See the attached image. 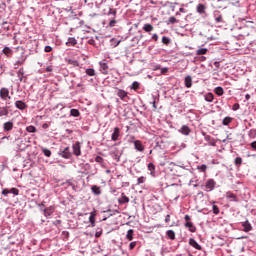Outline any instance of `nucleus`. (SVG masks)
<instances>
[{
    "label": "nucleus",
    "mask_w": 256,
    "mask_h": 256,
    "mask_svg": "<svg viewBox=\"0 0 256 256\" xmlns=\"http://www.w3.org/2000/svg\"><path fill=\"white\" fill-rule=\"evenodd\" d=\"M59 157H62V159H71L73 157V153L71 152V148L69 146L67 147H61L58 151Z\"/></svg>",
    "instance_id": "nucleus-1"
},
{
    "label": "nucleus",
    "mask_w": 256,
    "mask_h": 256,
    "mask_svg": "<svg viewBox=\"0 0 256 256\" xmlns=\"http://www.w3.org/2000/svg\"><path fill=\"white\" fill-rule=\"evenodd\" d=\"M0 99L4 101L5 104L11 103V95L9 94V88L2 87L0 88Z\"/></svg>",
    "instance_id": "nucleus-2"
},
{
    "label": "nucleus",
    "mask_w": 256,
    "mask_h": 256,
    "mask_svg": "<svg viewBox=\"0 0 256 256\" xmlns=\"http://www.w3.org/2000/svg\"><path fill=\"white\" fill-rule=\"evenodd\" d=\"M117 97H119V99H121V101H123L124 103H127L129 99V93L123 89L120 88H116L115 91Z\"/></svg>",
    "instance_id": "nucleus-3"
},
{
    "label": "nucleus",
    "mask_w": 256,
    "mask_h": 256,
    "mask_svg": "<svg viewBox=\"0 0 256 256\" xmlns=\"http://www.w3.org/2000/svg\"><path fill=\"white\" fill-rule=\"evenodd\" d=\"M201 133L204 136L205 141H207V143L211 145V147L217 146V141H215V138L211 137V135L207 134V132L205 131H202Z\"/></svg>",
    "instance_id": "nucleus-4"
},
{
    "label": "nucleus",
    "mask_w": 256,
    "mask_h": 256,
    "mask_svg": "<svg viewBox=\"0 0 256 256\" xmlns=\"http://www.w3.org/2000/svg\"><path fill=\"white\" fill-rule=\"evenodd\" d=\"M73 155L81 157V142L77 141L72 145Z\"/></svg>",
    "instance_id": "nucleus-5"
},
{
    "label": "nucleus",
    "mask_w": 256,
    "mask_h": 256,
    "mask_svg": "<svg viewBox=\"0 0 256 256\" xmlns=\"http://www.w3.org/2000/svg\"><path fill=\"white\" fill-rule=\"evenodd\" d=\"M10 107L11 102H6L4 107H0V117H7L9 115Z\"/></svg>",
    "instance_id": "nucleus-6"
},
{
    "label": "nucleus",
    "mask_w": 256,
    "mask_h": 256,
    "mask_svg": "<svg viewBox=\"0 0 256 256\" xmlns=\"http://www.w3.org/2000/svg\"><path fill=\"white\" fill-rule=\"evenodd\" d=\"M241 225L243 227L242 231H244V233H249V231H253V226L251 225V222H249V220L241 222Z\"/></svg>",
    "instance_id": "nucleus-7"
},
{
    "label": "nucleus",
    "mask_w": 256,
    "mask_h": 256,
    "mask_svg": "<svg viewBox=\"0 0 256 256\" xmlns=\"http://www.w3.org/2000/svg\"><path fill=\"white\" fill-rule=\"evenodd\" d=\"M215 185H217V183L214 179H208L205 184L206 191H213V189H215Z\"/></svg>",
    "instance_id": "nucleus-8"
},
{
    "label": "nucleus",
    "mask_w": 256,
    "mask_h": 256,
    "mask_svg": "<svg viewBox=\"0 0 256 256\" xmlns=\"http://www.w3.org/2000/svg\"><path fill=\"white\" fill-rule=\"evenodd\" d=\"M40 211L43 212L44 217H51V215H53V211H55V208L50 206L47 208H40Z\"/></svg>",
    "instance_id": "nucleus-9"
},
{
    "label": "nucleus",
    "mask_w": 256,
    "mask_h": 256,
    "mask_svg": "<svg viewBox=\"0 0 256 256\" xmlns=\"http://www.w3.org/2000/svg\"><path fill=\"white\" fill-rule=\"evenodd\" d=\"M196 11L199 13V15H204V17H207V6H205V4H198Z\"/></svg>",
    "instance_id": "nucleus-10"
},
{
    "label": "nucleus",
    "mask_w": 256,
    "mask_h": 256,
    "mask_svg": "<svg viewBox=\"0 0 256 256\" xmlns=\"http://www.w3.org/2000/svg\"><path fill=\"white\" fill-rule=\"evenodd\" d=\"M134 149H136V151H139L140 153H143L145 151V146H143V142H141L140 140H135Z\"/></svg>",
    "instance_id": "nucleus-11"
},
{
    "label": "nucleus",
    "mask_w": 256,
    "mask_h": 256,
    "mask_svg": "<svg viewBox=\"0 0 256 256\" xmlns=\"http://www.w3.org/2000/svg\"><path fill=\"white\" fill-rule=\"evenodd\" d=\"M120 136H121V129H119V127H115L111 135L112 141H119Z\"/></svg>",
    "instance_id": "nucleus-12"
},
{
    "label": "nucleus",
    "mask_w": 256,
    "mask_h": 256,
    "mask_svg": "<svg viewBox=\"0 0 256 256\" xmlns=\"http://www.w3.org/2000/svg\"><path fill=\"white\" fill-rule=\"evenodd\" d=\"M99 65L101 73H103V75H108L109 65H107L106 62H100Z\"/></svg>",
    "instance_id": "nucleus-13"
},
{
    "label": "nucleus",
    "mask_w": 256,
    "mask_h": 256,
    "mask_svg": "<svg viewBox=\"0 0 256 256\" xmlns=\"http://www.w3.org/2000/svg\"><path fill=\"white\" fill-rule=\"evenodd\" d=\"M15 107H16V109H19L20 111H25V109H27L26 103L21 100H17L15 102Z\"/></svg>",
    "instance_id": "nucleus-14"
},
{
    "label": "nucleus",
    "mask_w": 256,
    "mask_h": 256,
    "mask_svg": "<svg viewBox=\"0 0 256 256\" xmlns=\"http://www.w3.org/2000/svg\"><path fill=\"white\" fill-rule=\"evenodd\" d=\"M214 21L215 23H223V15H221V12L215 11L213 13Z\"/></svg>",
    "instance_id": "nucleus-15"
},
{
    "label": "nucleus",
    "mask_w": 256,
    "mask_h": 256,
    "mask_svg": "<svg viewBox=\"0 0 256 256\" xmlns=\"http://www.w3.org/2000/svg\"><path fill=\"white\" fill-rule=\"evenodd\" d=\"M184 83H185V87H187V89H191V87H193V78L191 76H186L184 79Z\"/></svg>",
    "instance_id": "nucleus-16"
},
{
    "label": "nucleus",
    "mask_w": 256,
    "mask_h": 256,
    "mask_svg": "<svg viewBox=\"0 0 256 256\" xmlns=\"http://www.w3.org/2000/svg\"><path fill=\"white\" fill-rule=\"evenodd\" d=\"M189 245H191V247H194V249H197V251H201L202 249L201 245H199V243H197L194 238L189 239Z\"/></svg>",
    "instance_id": "nucleus-17"
},
{
    "label": "nucleus",
    "mask_w": 256,
    "mask_h": 256,
    "mask_svg": "<svg viewBox=\"0 0 256 256\" xmlns=\"http://www.w3.org/2000/svg\"><path fill=\"white\" fill-rule=\"evenodd\" d=\"M179 132H180L182 135L188 136V135H190V133H191V128H189V126H187V125H183V126L180 128Z\"/></svg>",
    "instance_id": "nucleus-18"
},
{
    "label": "nucleus",
    "mask_w": 256,
    "mask_h": 256,
    "mask_svg": "<svg viewBox=\"0 0 256 256\" xmlns=\"http://www.w3.org/2000/svg\"><path fill=\"white\" fill-rule=\"evenodd\" d=\"M119 205H125V203H129V197L125 195V193L121 194V197L118 199Z\"/></svg>",
    "instance_id": "nucleus-19"
},
{
    "label": "nucleus",
    "mask_w": 256,
    "mask_h": 256,
    "mask_svg": "<svg viewBox=\"0 0 256 256\" xmlns=\"http://www.w3.org/2000/svg\"><path fill=\"white\" fill-rule=\"evenodd\" d=\"M184 225L186 229H189L190 233H195V231H197V228L195 225H193V222H186Z\"/></svg>",
    "instance_id": "nucleus-20"
},
{
    "label": "nucleus",
    "mask_w": 256,
    "mask_h": 256,
    "mask_svg": "<svg viewBox=\"0 0 256 256\" xmlns=\"http://www.w3.org/2000/svg\"><path fill=\"white\" fill-rule=\"evenodd\" d=\"M3 129L6 132L12 131L13 130V122H11V121L5 122L3 124Z\"/></svg>",
    "instance_id": "nucleus-21"
},
{
    "label": "nucleus",
    "mask_w": 256,
    "mask_h": 256,
    "mask_svg": "<svg viewBox=\"0 0 256 256\" xmlns=\"http://www.w3.org/2000/svg\"><path fill=\"white\" fill-rule=\"evenodd\" d=\"M214 93L218 95V97H222V95H224L225 93V90L223 89V87L217 86L216 88H214Z\"/></svg>",
    "instance_id": "nucleus-22"
},
{
    "label": "nucleus",
    "mask_w": 256,
    "mask_h": 256,
    "mask_svg": "<svg viewBox=\"0 0 256 256\" xmlns=\"http://www.w3.org/2000/svg\"><path fill=\"white\" fill-rule=\"evenodd\" d=\"M204 99L205 101H207V103H213V99H215V95H213V93H206L204 95Z\"/></svg>",
    "instance_id": "nucleus-23"
},
{
    "label": "nucleus",
    "mask_w": 256,
    "mask_h": 256,
    "mask_svg": "<svg viewBox=\"0 0 256 256\" xmlns=\"http://www.w3.org/2000/svg\"><path fill=\"white\" fill-rule=\"evenodd\" d=\"M91 191L94 195H101V187L97 185L92 186Z\"/></svg>",
    "instance_id": "nucleus-24"
},
{
    "label": "nucleus",
    "mask_w": 256,
    "mask_h": 256,
    "mask_svg": "<svg viewBox=\"0 0 256 256\" xmlns=\"http://www.w3.org/2000/svg\"><path fill=\"white\" fill-rule=\"evenodd\" d=\"M226 199H230V201L237 202V196L233 192H227Z\"/></svg>",
    "instance_id": "nucleus-25"
},
{
    "label": "nucleus",
    "mask_w": 256,
    "mask_h": 256,
    "mask_svg": "<svg viewBox=\"0 0 256 256\" xmlns=\"http://www.w3.org/2000/svg\"><path fill=\"white\" fill-rule=\"evenodd\" d=\"M148 171H150V175L152 176V177H155V164H153V163H149L148 164Z\"/></svg>",
    "instance_id": "nucleus-26"
},
{
    "label": "nucleus",
    "mask_w": 256,
    "mask_h": 256,
    "mask_svg": "<svg viewBox=\"0 0 256 256\" xmlns=\"http://www.w3.org/2000/svg\"><path fill=\"white\" fill-rule=\"evenodd\" d=\"M134 233H135V230L129 229V230L127 231V234H126V239H127L128 241H133V235H134Z\"/></svg>",
    "instance_id": "nucleus-27"
},
{
    "label": "nucleus",
    "mask_w": 256,
    "mask_h": 256,
    "mask_svg": "<svg viewBox=\"0 0 256 256\" xmlns=\"http://www.w3.org/2000/svg\"><path fill=\"white\" fill-rule=\"evenodd\" d=\"M70 116L71 117H80L81 112H79L78 109L73 108V109L70 110Z\"/></svg>",
    "instance_id": "nucleus-28"
},
{
    "label": "nucleus",
    "mask_w": 256,
    "mask_h": 256,
    "mask_svg": "<svg viewBox=\"0 0 256 256\" xmlns=\"http://www.w3.org/2000/svg\"><path fill=\"white\" fill-rule=\"evenodd\" d=\"M139 87H141V84L137 81H134L131 84L130 89H132V91H139Z\"/></svg>",
    "instance_id": "nucleus-29"
},
{
    "label": "nucleus",
    "mask_w": 256,
    "mask_h": 256,
    "mask_svg": "<svg viewBox=\"0 0 256 256\" xmlns=\"http://www.w3.org/2000/svg\"><path fill=\"white\" fill-rule=\"evenodd\" d=\"M66 45H72L74 47V45H77V39H75V37H69L66 42Z\"/></svg>",
    "instance_id": "nucleus-30"
},
{
    "label": "nucleus",
    "mask_w": 256,
    "mask_h": 256,
    "mask_svg": "<svg viewBox=\"0 0 256 256\" xmlns=\"http://www.w3.org/2000/svg\"><path fill=\"white\" fill-rule=\"evenodd\" d=\"M175 23H179V20L175 16L170 17L167 21V25H175Z\"/></svg>",
    "instance_id": "nucleus-31"
},
{
    "label": "nucleus",
    "mask_w": 256,
    "mask_h": 256,
    "mask_svg": "<svg viewBox=\"0 0 256 256\" xmlns=\"http://www.w3.org/2000/svg\"><path fill=\"white\" fill-rule=\"evenodd\" d=\"M166 235H167L168 239H171L172 241L175 240V231H173V230H168V231L166 232Z\"/></svg>",
    "instance_id": "nucleus-32"
},
{
    "label": "nucleus",
    "mask_w": 256,
    "mask_h": 256,
    "mask_svg": "<svg viewBox=\"0 0 256 256\" xmlns=\"http://www.w3.org/2000/svg\"><path fill=\"white\" fill-rule=\"evenodd\" d=\"M143 29L146 33H151L153 31V25L151 24H144Z\"/></svg>",
    "instance_id": "nucleus-33"
},
{
    "label": "nucleus",
    "mask_w": 256,
    "mask_h": 256,
    "mask_svg": "<svg viewBox=\"0 0 256 256\" xmlns=\"http://www.w3.org/2000/svg\"><path fill=\"white\" fill-rule=\"evenodd\" d=\"M207 51H209L207 48H200L196 51V55H207Z\"/></svg>",
    "instance_id": "nucleus-34"
},
{
    "label": "nucleus",
    "mask_w": 256,
    "mask_h": 256,
    "mask_svg": "<svg viewBox=\"0 0 256 256\" xmlns=\"http://www.w3.org/2000/svg\"><path fill=\"white\" fill-rule=\"evenodd\" d=\"M108 16L112 15L115 19V17H117V9L115 8H109V11L107 13Z\"/></svg>",
    "instance_id": "nucleus-35"
},
{
    "label": "nucleus",
    "mask_w": 256,
    "mask_h": 256,
    "mask_svg": "<svg viewBox=\"0 0 256 256\" xmlns=\"http://www.w3.org/2000/svg\"><path fill=\"white\" fill-rule=\"evenodd\" d=\"M26 131L28 133H37V128L33 125H30V126L26 127Z\"/></svg>",
    "instance_id": "nucleus-36"
},
{
    "label": "nucleus",
    "mask_w": 256,
    "mask_h": 256,
    "mask_svg": "<svg viewBox=\"0 0 256 256\" xmlns=\"http://www.w3.org/2000/svg\"><path fill=\"white\" fill-rule=\"evenodd\" d=\"M231 121H232L231 117L227 116L223 119L222 125L227 126L231 123Z\"/></svg>",
    "instance_id": "nucleus-37"
},
{
    "label": "nucleus",
    "mask_w": 256,
    "mask_h": 256,
    "mask_svg": "<svg viewBox=\"0 0 256 256\" xmlns=\"http://www.w3.org/2000/svg\"><path fill=\"white\" fill-rule=\"evenodd\" d=\"M86 75H89V77H94L95 69H93V68L86 69Z\"/></svg>",
    "instance_id": "nucleus-38"
},
{
    "label": "nucleus",
    "mask_w": 256,
    "mask_h": 256,
    "mask_svg": "<svg viewBox=\"0 0 256 256\" xmlns=\"http://www.w3.org/2000/svg\"><path fill=\"white\" fill-rule=\"evenodd\" d=\"M198 171H200L201 173H205V171H207V165L202 164L197 166Z\"/></svg>",
    "instance_id": "nucleus-39"
},
{
    "label": "nucleus",
    "mask_w": 256,
    "mask_h": 256,
    "mask_svg": "<svg viewBox=\"0 0 256 256\" xmlns=\"http://www.w3.org/2000/svg\"><path fill=\"white\" fill-rule=\"evenodd\" d=\"M162 43L164 45H169V43H171V38L167 37V36H163L162 37Z\"/></svg>",
    "instance_id": "nucleus-40"
},
{
    "label": "nucleus",
    "mask_w": 256,
    "mask_h": 256,
    "mask_svg": "<svg viewBox=\"0 0 256 256\" xmlns=\"http://www.w3.org/2000/svg\"><path fill=\"white\" fill-rule=\"evenodd\" d=\"M248 136L250 137V139H255V137H256V130L255 129H251L248 132Z\"/></svg>",
    "instance_id": "nucleus-41"
},
{
    "label": "nucleus",
    "mask_w": 256,
    "mask_h": 256,
    "mask_svg": "<svg viewBox=\"0 0 256 256\" xmlns=\"http://www.w3.org/2000/svg\"><path fill=\"white\" fill-rule=\"evenodd\" d=\"M42 153H43V155H45V157H51V150H49L47 148H43Z\"/></svg>",
    "instance_id": "nucleus-42"
},
{
    "label": "nucleus",
    "mask_w": 256,
    "mask_h": 256,
    "mask_svg": "<svg viewBox=\"0 0 256 256\" xmlns=\"http://www.w3.org/2000/svg\"><path fill=\"white\" fill-rule=\"evenodd\" d=\"M2 53H4V55H7V57H9V55H11V48L5 47V48L2 50Z\"/></svg>",
    "instance_id": "nucleus-43"
},
{
    "label": "nucleus",
    "mask_w": 256,
    "mask_h": 256,
    "mask_svg": "<svg viewBox=\"0 0 256 256\" xmlns=\"http://www.w3.org/2000/svg\"><path fill=\"white\" fill-rule=\"evenodd\" d=\"M212 211H213L214 215H219V212H220L219 206H217V205L214 204V205L212 206Z\"/></svg>",
    "instance_id": "nucleus-44"
},
{
    "label": "nucleus",
    "mask_w": 256,
    "mask_h": 256,
    "mask_svg": "<svg viewBox=\"0 0 256 256\" xmlns=\"http://www.w3.org/2000/svg\"><path fill=\"white\" fill-rule=\"evenodd\" d=\"M10 194H11V193H10V191H9L8 188H4V189L2 190V195H3L4 197H9Z\"/></svg>",
    "instance_id": "nucleus-45"
},
{
    "label": "nucleus",
    "mask_w": 256,
    "mask_h": 256,
    "mask_svg": "<svg viewBox=\"0 0 256 256\" xmlns=\"http://www.w3.org/2000/svg\"><path fill=\"white\" fill-rule=\"evenodd\" d=\"M9 191L10 193H12V195H15V196L19 195V189L17 188H11L9 189Z\"/></svg>",
    "instance_id": "nucleus-46"
},
{
    "label": "nucleus",
    "mask_w": 256,
    "mask_h": 256,
    "mask_svg": "<svg viewBox=\"0 0 256 256\" xmlns=\"http://www.w3.org/2000/svg\"><path fill=\"white\" fill-rule=\"evenodd\" d=\"M234 163L235 165H241V163H243V159L241 157H236Z\"/></svg>",
    "instance_id": "nucleus-47"
},
{
    "label": "nucleus",
    "mask_w": 256,
    "mask_h": 256,
    "mask_svg": "<svg viewBox=\"0 0 256 256\" xmlns=\"http://www.w3.org/2000/svg\"><path fill=\"white\" fill-rule=\"evenodd\" d=\"M89 222L91 227H95V216H89Z\"/></svg>",
    "instance_id": "nucleus-48"
},
{
    "label": "nucleus",
    "mask_w": 256,
    "mask_h": 256,
    "mask_svg": "<svg viewBox=\"0 0 256 256\" xmlns=\"http://www.w3.org/2000/svg\"><path fill=\"white\" fill-rule=\"evenodd\" d=\"M68 63H69L70 65H74V66H76V67H78V65H79V62H78L77 60H72V59H69V60H68Z\"/></svg>",
    "instance_id": "nucleus-49"
},
{
    "label": "nucleus",
    "mask_w": 256,
    "mask_h": 256,
    "mask_svg": "<svg viewBox=\"0 0 256 256\" xmlns=\"http://www.w3.org/2000/svg\"><path fill=\"white\" fill-rule=\"evenodd\" d=\"M145 183V177L141 176L137 179V185H141Z\"/></svg>",
    "instance_id": "nucleus-50"
},
{
    "label": "nucleus",
    "mask_w": 256,
    "mask_h": 256,
    "mask_svg": "<svg viewBox=\"0 0 256 256\" xmlns=\"http://www.w3.org/2000/svg\"><path fill=\"white\" fill-rule=\"evenodd\" d=\"M240 105H239V103H235V104H233V106H232V111H239V109H240Z\"/></svg>",
    "instance_id": "nucleus-51"
},
{
    "label": "nucleus",
    "mask_w": 256,
    "mask_h": 256,
    "mask_svg": "<svg viewBox=\"0 0 256 256\" xmlns=\"http://www.w3.org/2000/svg\"><path fill=\"white\" fill-rule=\"evenodd\" d=\"M23 63H25V59L24 58H21L19 60H17L14 65H23Z\"/></svg>",
    "instance_id": "nucleus-52"
},
{
    "label": "nucleus",
    "mask_w": 256,
    "mask_h": 256,
    "mask_svg": "<svg viewBox=\"0 0 256 256\" xmlns=\"http://www.w3.org/2000/svg\"><path fill=\"white\" fill-rule=\"evenodd\" d=\"M136 245H137V242H136V241L131 242V243L129 244V249H130V251H132V249H135Z\"/></svg>",
    "instance_id": "nucleus-53"
},
{
    "label": "nucleus",
    "mask_w": 256,
    "mask_h": 256,
    "mask_svg": "<svg viewBox=\"0 0 256 256\" xmlns=\"http://www.w3.org/2000/svg\"><path fill=\"white\" fill-rule=\"evenodd\" d=\"M44 51L45 53H51L53 51V48L51 46H45Z\"/></svg>",
    "instance_id": "nucleus-54"
},
{
    "label": "nucleus",
    "mask_w": 256,
    "mask_h": 256,
    "mask_svg": "<svg viewBox=\"0 0 256 256\" xmlns=\"http://www.w3.org/2000/svg\"><path fill=\"white\" fill-rule=\"evenodd\" d=\"M117 23V20H115V18H113L112 20H110L109 22V27H115V24Z\"/></svg>",
    "instance_id": "nucleus-55"
},
{
    "label": "nucleus",
    "mask_w": 256,
    "mask_h": 256,
    "mask_svg": "<svg viewBox=\"0 0 256 256\" xmlns=\"http://www.w3.org/2000/svg\"><path fill=\"white\" fill-rule=\"evenodd\" d=\"M0 9H1L2 11H5V9H7V4H5V2H2V3L0 4Z\"/></svg>",
    "instance_id": "nucleus-56"
},
{
    "label": "nucleus",
    "mask_w": 256,
    "mask_h": 256,
    "mask_svg": "<svg viewBox=\"0 0 256 256\" xmlns=\"http://www.w3.org/2000/svg\"><path fill=\"white\" fill-rule=\"evenodd\" d=\"M95 161H96V163H101L103 161V157L96 156Z\"/></svg>",
    "instance_id": "nucleus-57"
},
{
    "label": "nucleus",
    "mask_w": 256,
    "mask_h": 256,
    "mask_svg": "<svg viewBox=\"0 0 256 256\" xmlns=\"http://www.w3.org/2000/svg\"><path fill=\"white\" fill-rule=\"evenodd\" d=\"M88 44L95 46V45H96L95 39H93V38L89 39V40H88Z\"/></svg>",
    "instance_id": "nucleus-58"
},
{
    "label": "nucleus",
    "mask_w": 256,
    "mask_h": 256,
    "mask_svg": "<svg viewBox=\"0 0 256 256\" xmlns=\"http://www.w3.org/2000/svg\"><path fill=\"white\" fill-rule=\"evenodd\" d=\"M152 39H153V41H158L159 40V35H157V33L153 34Z\"/></svg>",
    "instance_id": "nucleus-59"
},
{
    "label": "nucleus",
    "mask_w": 256,
    "mask_h": 256,
    "mask_svg": "<svg viewBox=\"0 0 256 256\" xmlns=\"http://www.w3.org/2000/svg\"><path fill=\"white\" fill-rule=\"evenodd\" d=\"M168 71H169V68H167V67L161 68V73L163 75H165V73H167Z\"/></svg>",
    "instance_id": "nucleus-60"
},
{
    "label": "nucleus",
    "mask_w": 256,
    "mask_h": 256,
    "mask_svg": "<svg viewBox=\"0 0 256 256\" xmlns=\"http://www.w3.org/2000/svg\"><path fill=\"white\" fill-rule=\"evenodd\" d=\"M90 217H97V210H93L92 212H90Z\"/></svg>",
    "instance_id": "nucleus-61"
},
{
    "label": "nucleus",
    "mask_w": 256,
    "mask_h": 256,
    "mask_svg": "<svg viewBox=\"0 0 256 256\" xmlns=\"http://www.w3.org/2000/svg\"><path fill=\"white\" fill-rule=\"evenodd\" d=\"M46 71H47L48 73H51V72L53 71V66H47V67H46Z\"/></svg>",
    "instance_id": "nucleus-62"
},
{
    "label": "nucleus",
    "mask_w": 256,
    "mask_h": 256,
    "mask_svg": "<svg viewBox=\"0 0 256 256\" xmlns=\"http://www.w3.org/2000/svg\"><path fill=\"white\" fill-rule=\"evenodd\" d=\"M169 221H171V216L170 215H166L165 223H169Z\"/></svg>",
    "instance_id": "nucleus-63"
},
{
    "label": "nucleus",
    "mask_w": 256,
    "mask_h": 256,
    "mask_svg": "<svg viewBox=\"0 0 256 256\" xmlns=\"http://www.w3.org/2000/svg\"><path fill=\"white\" fill-rule=\"evenodd\" d=\"M251 147H252V149H254V151H256V141L251 143Z\"/></svg>",
    "instance_id": "nucleus-64"
}]
</instances>
